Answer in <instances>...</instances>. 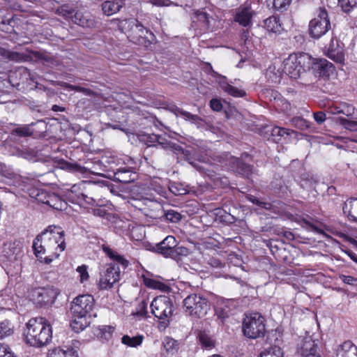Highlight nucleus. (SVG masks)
<instances>
[{"label":"nucleus","instance_id":"obj_1","mask_svg":"<svg viewBox=\"0 0 357 357\" xmlns=\"http://www.w3.org/2000/svg\"><path fill=\"white\" fill-rule=\"evenodd\" d=\"M66 248L64 231L61 227L50 225L40 234L33 243V249L36 257L43 261V255L52 253L57 258Z\"/></svg>","mask_w":357,"mask_h":357},{"label":"nucleus","instance_id":"obj_2","mask_svg":"<svg viewBox=\"0 0 357 357\" xmlns=\"http://www.w3.org/2000/svg\"><path fill=\"white\" fill-rule=\"evenodd\" d=\"M24 335L30 346L42 347L52 340V328L43 317L32 318L26 324Z\"/></svg>","mask_w":357,"mask_h":357},{"label":"nucleus","instance_id":"obj_3","mask_svg":"<svg viewBox=\"0 0 357 357\" xmlns=\"http://www.w3.org/2000/svg\"><path fill=\"white\" fill-rule=\"evenodd\" d=\"M119 27L135 44L148 47L156 40L155 35L135 19L121 20Z\"/></svg>","mask_w":357,"mask_h":357},{"label":"nucleus","instance_id":"obj_4","mask_svg":"<svg viewBox=\"0 0 357 357\" xmlns=\"http://www.w3.org/2000/svg\"><path fill=\"white\" fill-rule=\"evenodd\" d=\"M312 58L307 53L291 54L283 61V72L292 79L299 78L311 69Z\"/></svg>","mask_w":357,"mask_h":357},{"label":"nucleus","instance_id":"obj_5","mask_svg":"<svg viewBox=\"0 0 357 357\" xmlns=\"http://www.w3.org/2000/svg\"><path fill=\"white\" fill-rule=\"evenodd\" d=\"M183 307L188 315L201 318L207 314L210 309V303L204 296L192 294L183 301Z\"/></svg>","mask_w":357,"mask_h":357},{"label":"nucleus","instance_id":"obj_6","mask_svg":"<svg viewBox=\"0 0 357 357\" xmlns=\"http://www.w3.org/2000/svg\"><path fill=\"white\" fill-rule=\"evenodd\" d=\"M244 335L250 339L263 337L266 333L265 319L258 312L246 315L243 322Z\"/></svg>","mask_w":357,"mask_h":357},{"label":"nucleus","instance_id":"obj_7","mask_svg":"<svg viewBox=\"0 0 357 357\" xmlns=\"http://www.w3.org/2000/svg\"><path fill=\"white\" fill-rule=\"evenodd\" d=\"M152 314L163 322L168 321L173 313V303L170 298L166 296L155 297L151 303Z\"/></svg>","mask_w":357,"mask_h":357},{"label":"nucleus","instance_id":"obj_8","mask_svg":"<svg viewBox=\"0 0 357 357\" xmlns=\"http://www.w3.org/2000/svg\"><path fill=\"white\" fill-rule=\"evenodd\" d=\"M94 299L91 295L84 294L77 296L71 303L70 312L73 317L82 319L89 314L93 307Z\"/></svg>","mask_w":357,"mask_h":357},{"label":"nucleus","instance_id":"obj_9","mask_svg":"<svg viewBox=\"0 0 357 357\" xmlns=\"http://www.w3.org/2000/svg\"><path fill=\"white\" fill-rule=\"evenodd\" d=\"M331 28V23L328 13L324 8H320L317 17L312 19L309 24L310 35L316 39H319L324 35Z\"/></svg>","mask_w":357,"mask_h":357},{"label":"nucleus","instance_id":"obj_10","mask_svg":"<svg viewBox=\"0 0 357 357\" xmlns=\"http://www.w3.org/2000/svg\"><path fill=\"white\" fill-rule=\"evenodd\" d=\"M99 289H111L120 280V268L114 263L106 264L100 272Z\"/></svg>","mask_w":357,"mask_h":357},{"label":"nucleus","instance_id":"obj_11","mask_svg":"<svg viewBox=\"0 0 357 357\" xmlns=\"http://www.w3.org/2000/svg\"><path fill=\"white\" fill-rule=\"evenodd\" d=\"M59 292L53 287H40L34 291L35 300L41 307L52 305L56 298Z\"/></svg>","mask_w":357,"mask_h":357},{"label":"nucleus","instance_id":"obj_12","mask_svg":"<svg viewBox=\"0 0 357 357\" xmlns=\"http://www.w3.org/2000/svg\"><path fill=\"white\" fill-rule=\"evenodd\" d=\"M156 144L157 146H160L163 149H171L177 153L183 155L185 160H186L190 165L195 168L200 169L199 167H198L194 162L191 161L189 151L185 150L181 146L168 141L165 136L157 135Z\"/></svg>","mask_w":357,"mask_h":357},{"label":"nucleus","instance_id":"obj_13","mask_svg":"<svg viewBox=\"0 0 357 357\" xmlns=\"http://www.w3.org/2000/svg\"><path fill=\"white\" fill-rule=\"evenodd\" d=\"M112 178L114 181L129 183L137 179V174L132 167L124 166L114 169Z\"/></svg>","mask_w":357,"mask_h":357},{"label":"nucleus","instance_id":"obj_14","mask_svg":"<svg viewBox=\"0 0 357 357\" xmlns=\"http://www.w3.org/2000/svg\"><path fill=\"white\" fill-rule=\"evenodd\" d=\"M326 55L336 63H342L344 61L342 43L336 38H332L327 47Z\"/></svg>","mask_w":357,"mask_h":357},{"label":"nucleus","instance_id":"obj_15","mask_svg":"<svg viewBox=\"0 0 357 357\" xmlns=\"http://www.w3.org/2000/svg\"><path fill=\"white\" fill-rule=\"evenodd\" d=\"M311 68L319 77H328L335 71V67L333 63L326 59H314L312 58Z\"/></svg>","mask_w":357,"mask_h":357},{"label":"nucleus","instance_id":"obj_16","mask_svg":"<svg viewBox=\"0 0 357 357\" xmlns=\"http://www.w3.org/2000/svg\"><path fill=\"white\" fill-rule=\"evenodd\" d=\"M4 255L10 261H17L23 255V246L20 241H13L4 244Z\"/></svg>","mask_w":357,"mask_h":357},{"label":"nucleus","instance_id":"obj_17","mask_svg":"<svg viewBox=\"0 0 357 357\" xmlns=\"http://www.w3.org/2000/svg\"><path fill=\"white\" fill-rule=\"evenodd\" d=\"M46 357H79L77 349L71 346H59L48 350Z\"/></svg>","mask_w":357,"mask_h":357},{"label":"nucleus","instance_id":"obj_18","mask_svg":"<svg viewBox=\"0 0 357 357\" xmlns=\"http://www.w3.org/2000/svg\"><path fill=\"white\" fill-rule=\"evenodd\" d=\"M255 12L250 6H241L236 10L235 21L243 26H248L251 24L252 17Z\"/></svg>","mask_w":357,"mask_h":357},{"label":"nucleus","instance_id":"obj_19","mask_svg":"<svg viewBox=\"0 0 357 357\" xmlns=\"http://www.w3.org/2000/svg\"><path fill=\"white\" fill-rule=\"evenodd\" d=\"M177 241L173 236H167L160 243L156 244V251L165 257H170Z\"/></svg>","mask_w":357,"mask_h":357},{"label":"nucleus","instance_id":"obj_20","mask_svg":"<svg viewBox=\"0 0 357 357\" xmlns=\"http://www.w3.org/2000/svg\"><path fill=\"white\" fill-rule=\"evenodd\" d=\"M317 343L311 338H306L303 340L300 349V354L302 357H321L317 352Z\"/></svg>","mask_w":357,"mask_h":357},{"label":"nucleus","instance_id":"obj_21","mask_svg":"<svg viewBox=\"0 0 357 357\" xmlns=\"http://www.w3.org/2000/svg\"><path fill=\"white\" fill-rule=\"evenodd\" d=\"M124 5L123 0H107L102 3L101 8L104 15L110 16L119 12Z\"/></svg>","mask_w":357,"mask_h":357},{"label":"nucleus","instance_id":"obj_22","mask_svg":"<svg viewBox=\"0 0 357 357\" xmlns=\"http://www.w3.org/2000/svg\"><path fill=\"white\" fill-rule=\"evenodd\" d=\"M218 76L220 78L219 81L220 88L229 95L236 98L244 97L246 95L244 90L238 89L228 83L225 77L220 75H218Z\"/></svg>","mask_w":357,"mask_h":357},{"label":"nucleus","instance_id":"obj_23","mask_svg":"<svg viewBox=\"0 0 357 357\" xmlns=\"http://www.w3.org/2000/svg\"><path fill=\"white\" fill-rule=\"evenodd\" d=\"M230 162L235 171L245 177L249 178L253 172V167L251 165L245 163L238 158L231 157Z\"/></svg>","mask_w":357,"mask_h":357},{"label":"nucleus","instance_id":"obj_24","mask_svg":"<svg viewBox=\"0 0 357 357\" xmlns=\"http://www.w3.org/2000/svg\"><path fill=\"white\" fill-rule=\"evenodd\" d=\"M31 124L26 125H18L16 128L13 129L9 135V139L12 141H15L16 137H30L33 134V130L31 128Z\"/></svg>","mask_w":357,"mask_h":357},{"label":"nucleus","instance_id":"obj_25","mask_svg":"<svg viewBox=\"0 0 357 357\" xmlns=\"http://www.w3.org/2000/svg\"><path fill=\"white\" fill-rule=\"evenodd\" d=\"M336 357H357V347L350 341L344 342L337 349Z\"/></svg>","mask_w":357,"mask_h":357},{"label":"nucleus","instance_id":"obj_26","mask_svg":"<svg viewBox=\"0 0 357 357\" xmlns=\"http://www.w3.org/2000/svg\"><path fill=\"white\" fill-rule=\"evenodd\" d=\"M342 211L350 221L357 222V198L347 200L343 204Z\"/></svg>","mask_w":357,"mask_h":357},{"label":"nucleus","instance_id":"obj_27","mask_svg":"<svg viewBox=\"0 0 357 357\" xmlns=\"http://www.w3.org/2000/svg\"><path fill=\"white\" fill-rule=\"evenodd\" d=\"M210 18L211 17L206 12L198 10L194 13L192 22L199 24L198 26L207 30L210 27Z\"/></svg>","mask_w":357,"mask_h":357},{"label":"nucleus","instance_id":"obj_28","mask_svg":"<svg viewBox=\"0 0 357 357\" xmlns=\"http://www.w3.org/2000/svg\"><path fill=\"white\" fill-rule=\"evenodd\" d=\"M264 27L268 32L280 33L282 30L279 17L275 15L271 16L266 19L264 21Z\"/></svg>","mask_w":357,"mask_h":357},{"label":"nucleus","instance_id":"obj_29","mask_svg":"<svg viewBox=\"0 0 357 357\" xmlns=\"http://www.w3.org/2000/svg\"><path fill=\"white\" fill-rule=\"evenodd\" d=\"M45 200V204L57 211H63L66 208L67 203L63 200L59 195L52 193Z\"/></svg>","mask_w":357,"mask_h":357},{"label":"nucleus","instance_id":"obj_30","mask_svg":"<svg viewBox=\"0 0 357 357\" xmlns=\"http://www.w3.org/2000/svg\"><path fill=\"white\" fill-rule=\"evenodd\" d=\"M143 281L146 287L153 289H158L162 292H169L171 288L169 285L155 279L149 278L143 275Z\"/></svg>","mask_w":357,"mask_h":357},{"label":"nucleus","instance_id":"obj_31","mask_svg":"<svg viewBox=\"0 0 357 357\" xmlns=\"http://www.w3.org/2000/svg\"><path fill=\"white\" fill-rule=\"evenodd\" d=\"M291 132L293 133L294 131L291 130L290 132L288 129L276 126L272 128L269 139L275 143H279L282 138L285 139Z\"/></svg>","mask_w":357,"mask_h":357},{"label":"nucleus","instance_id":"obj_32","mask_svg":"<svg viewBox=\"0 0 357 357\" xmlns=\"http://www.w3.org/2000/svg\"><path fill=\"white\" fill-rule=\"evenodd\" d=\"M214 215L215 216V219L220 222L233 224L236 221V218L234 215L227 213V211L223 208H215L214 210Z\"/></svg>","mask_w":357,"mask_h":357},{"label":"nucleus","instance_id":"obj_33","mask_svg":"<svg viewBox=\"0 0 357 357\" xmlns=\"http://www.w3.org/2000/svg\"><path fill=\"white\" fill-rule=\"evenodd\" d=\"M215 314L218 318L224 322L226 319L229 318L231 314V310L229 306L226 303L218 305L215 309Z\"/></svg>","mask_w":357,"mask_h":357},{"label":"nucleus","instance_id":"obj_34","mask_svg":"<svg viewBox=\"0 0 357 357\" xmlns=\"http://www.w3.org/2000/svg\"><path fill=\"white\" fill-rule=\"evenodd\" d=\"M168 188L176 196L183 195L188 192L187 186L180 182H169Z\"/></svg>","mask_w":357,"mask_h":357},{"label":"nucleus","instance_id":"obj_35","mask_svg":"<svg viewBox=\"0 0 357 357\" xmlns=\"http://www.w3.org/2000/svg\"><path fill=\"white\" fill-rule=\"evenodd\" d=\"M104 251L110 259L117 264H121L123 268H126L128 266L129 262L128 260L124 259L121 255L112 250L110 248H105Z\"/></svg>","mask_w":357,"mask_h":357},{"label":"nucleus","instance_id":"obj_36","mask_svg":"<svg viewBox=\"0 0 357 357\" xmlns=\"http://www.w3.org/2000/svg\"><path fill=\"white\" fill-rule=\"evenodd\" d=\"M143 339L142 335L130 337L128 335H125L121 337V342L128 347H137L142 343Z\"/></svg>","mask_w":357,"mask_h":357},{"label":"nucleus","instance_id":"obj_37","mask_svg":"<svg viewBox=\"0 0 357 357\" xmlns=\"http://www.w3.org/2000/svg\"><path fill=\"white\" fill-rule=\"evenodd\" d=\"M199 340L202 347L211 349L215 346V341L206 331H200L198 335Z\"/></svg>","mask_w":357,"mask_h":357},{"label":"nucleus","instance_id":"obj_38","mask_svg":"<svg viewBox=\"0 0 357 357\" xmlns=\"http://www.w3.org/2000/svg\"><path fill=\"white\" fill-rule=\"evenodd\" d=\"M13 333V326L9 320L0 321V340L10 336Z\"/></svg>","mask_w":357,"mask_h":357},{"label":"nucleus","instance_id":"obj_39","mask_svg":"<svg viewBox=\"0 0 357 357\" xmlns=\"http://www.w3.org/2000/svg\"><path fill=\"white\" fill-rule=\"evenodd\" d=\"M342 114L351 119H357V109L353 105L345 102L342 103Z\"/></svg>","mask_w":357,"mask_h":357},{"label":"nucleus","instance_id":"obj_40","mask_svg":"<svg viewBox=\"0 0 357 357\" xmlns=\"http://www.w3.org/2000/svg\"><path fill=\"white\" fill-rule=\"evenodd\" d=\"M189 250L183 246H177L174 248L173 252L170 258L179 261L181 257H186L189 255Z\"/></svg>","mask_w":357,"mask_h":357},{"label":"nucleus","instance_id":"obj_41","mask_svg":"<svg viewBox=\"0 0 357 357\" xmlns=\"http://www.w3.org/2000/svg\"><path fill=\"white\" fill-rule=\"evenodd\" d=\"M163 213V216L165 218V219L171 222H178L181 219V215L172 209L167 210L165 211H162Z\"/></svg>","mask_w":357,"mask_h":357},{"label":"nucleus","instance_id":"obj_42","mask_svg":"<svg viewBox=\"0 0 357 357\" xmlns=\"http://www.w3.org/2000/svg\"><path fill=\"white\" fill-rule=\"evenodd\" d=\"M317 180L309 174H303L301 176V186L304 189L313 188Z\"/></svg>","mask_w":357,"mask_h":357},{"label":"nucleus","instance_id":"obj_43","mask_svg":"<svg viewBox=\"0 0 357 357\" xmlns=\"http://www.w3.org/2000/svg\"><path fill=\"white\" fill-rule=\"evenodd\" d=\"M338 121L346 129L349 130H357V119H347L344 117H340L338 118Z\"/></svg>","mask_w":357,"mask_h":357},{"label":"nucleus","instance_id":"obj_44","mask_svg":"<svg viewBox=\"0 0 357 357\" xmlns=\"http://www.w3.org/2000/svg\"><path fill=\"white\" fill-rule=\"evenodd\" d=\"M259 357H282V351L278 347H271L261 352Z\"/></svg>","mask_w":357,"mask_h":357},{"label":"nucleus","instance_id":"obj_45","mask_svg":"<svg viewBox=\"0 0 357 357\" xmlns=\"http://www.w3.org/2000/svg\"><path fill=\"white\" fill-rule=\"evenodd\" d=\"M143 204L146 206H147L149 208H151L150 213H146V215H149L151 218H155L156 215H154L152 212L153 210H161V206L159 203L156 202H153L151 199H149L147 198L143 199L142 200Z\"/></svg>","mask_w":357,"mask_h":357},{"label":"nucleus","instance_id":"obj_46","mask_svg":"<svg viewBox=\"0 0 357 357\" xmlns=\"http://www.w3.org/2000/svg\"><path fill=\"white\" fill-rule=\"evenodd\" d=\"M275 10L282 13L290 5L291 0H271Z\"/></svg>","mask_w":357,"mask_h":357},{"label":"nucleus","instance_id":"obj_47","mask_svg":"<svg viewBox=\"0 0 357 357\" xmlns=\"http://www.w3.org/2000/svg\"><path fill=\"white\" fill-rule=\"evenodd\" d=\"M339 5L344 13H349L357 7V0H339Z\"/></svg>","mask_w":357,"mask_h":357},{"label":"nucleus","instance_id":"obj_48","mask_svg":"<svg viewBox=\"0 0 357 357\" xmlns=\"http://www.w3.org/2000/svg\"><path fill=\"white\" fill-rule=\"evenodd\" d=\"M73 319L70 326L73 330L76 333H79L80 331L84 330L86 326L87 323L84 318L78 319L77 318L73 317Z\"/></svg>","mask_w":357,"mask_h":357},{"label":"nucleus","instance_id":"obj_49","mask_svg":"<svg viewBox=\"0 0 357 357\" xmlns=\"http://www.w3.org/2000/svg\"><path fill=\"white\" fill-rule=\"evenodd\" d=\"M292 124L301 130H304L309 127L308 122L300 116L294 117L291 119Z\"/></svg>","mask_w":357,"mask_h":357},{"label":"nucleus","instance_id":"obj_50","mask_svg":"<svg viewBox=\"0 0 357 357\" xmlns=\"http://www.w3.org/2000/svg\"><path fill=\"white\" fill-rule=\"evenodd\" d=\"M184 119L186 121H190L192 123H195V124L197 125L198 126H202L204 122V120L202 118H200L199 116L192 114L191 113H190L188 112H186Z\"/></svg>","mask_w":357,"mask_h":357},{"label":"nucleus","instance_id":"obj_51","mask_svg":"<svg viewBox=\"0 0 357 357\" xmlns=\"http://www.w3.org/2000/svg\"><path fill=\"white\" fill-rule=\"evenodd\" d=\"M143 141L148 146L157 147V135L155 134H147L143 135Z\"/></svg>","mask_w":357,"mask_h":357},{"label":"nucleus","instance_id":"obj_52","mask_svg":"<svg viewBox=\"0 0 357 357\" xmlns=\"http://www.w3.org/2000/svg\"><path fill=\"white\" fill-rule=\"evenodd\" d=\"M0 357H15V356L7 344H0Z\"/></svg>","mask_w":357,"mask_h":357},{"label":"nucleus","instance_id":"obj_53","mask_svg":"<svg viewBox=\"0 0 357 357\" xmlns=\"http://www.w3.org/2000/svg\"><path fill=\"white\" fill-rule=\"evenodd\" d=\"M77 271L79 274L81 282H84V281H86L89 279V275L87 272V266H86L82 265V266H78L77 268Z\"/></svg>","mask_w":357,"mask_h":357},{"label":"nucleus","instance_id":"obj_54","mask_svg":"<svg viewBox=\"0 0 357 357\" xmlns=\"http://www.w3.org/2000/svg\"><path fill=\"white\" fill-rule=\"evenodd\" d=\"M248 200L250 202H251L252 204L258 206H260L261 208H268L271 206V204L269 203H266V202H261L259 201L257 197H254V196H252V195H250L248 197Z\"/></svg>","mask_w":357,"mask_h":357},{"label":"nucleus","instance_id":"obj_55","mask_svg":"<svg viewBox=\"0 0 357 357\" xmlns=\"http://www.w3.org/2000/svg\"><path fill=\"white\" fill-rule=\"evenodd\" d=\"M146 303L145 301H142L138 305V309L135 312H132L134 316L144 317L146 314Z\"/></svg>","mask_w":357,"mask_h":357},{"label":"nucleus","instance_id":"obj_56","mask_svg":"<svg viewBox=\"0 0 357 357\" xmlns=\"http://www.w3.org/2000/svg\"><path fill=\"white\" fill-rule=\"evenodd\" d=\"M210 107L213 111L219 112L222 109V105L219 100L213 98L210 101Z\"/></svg>","mask_w":357,"mask_h":357},{"label":"nucleus","instance_id":"obj_57","mask_svg":"<svg viewBox=\"0 0 357 357\" xmlns=\"http://www.w3.org/2000/svg\"><path fill=\"white\" fill-rule=\"evenodd\" d=\"M51 194L52 193H49L46 191L38 192L36 195V199L39 202H41V203L45 204V201L48 199L47 197H49L50 195H51Z\"/></svg>","mask_w":357,"mask_h":357},{"label":"nucleus","instance_id":"obj_58","mask_svg":"<svg viewBox=\"0 0 357 357\" xmlns=\"http://www.w3.org/2000/svg\"><path fill=\"white\" fill-rule=\"evenodd\" d=\"M18 155L24 158L30 159L32 158L34 155V152L32 150H19Z\"/></svg>","mask_w":357,"mask_h":357},{"label":"nucleus","instance_id":"obj_59","mask_svg":"<svg viewBox=\"0 0 357 357\" xmlns=\"http://www.w3.org/2000/svg\"><path fill=\"white\" fill-rule=\"evenodd\" d=\"M340 278L344 284L350 285H354L355 282H357V279L350 275H342Z\"/></svg>","mask_w":357,"mask_h":357},{"label":"nucleus","instance_id":"obj_60","mask_svg":"<svg viewBox=\"0 0 357 357\" xmlns=\"http://www.w3.org/2000/svg\"><path fill=\"white\" fill-rule=\"evenodd\" d=\"M313 115L315 121L319 124H321L326 120V114L323 112H315Z\"/></svg>","mask_w":357,"mask_h":357},{"label":"nucleus","instance_id":"obj_61","mask_svg":"<svg viewBox=\"0 0 357 357\" xmlns=\"http://www.w3.org/2000/svg\"><path fill=\"white\" fill-rule=\"evenodd\" d=\"M93 213L94 215L101 218H107V216L109 214L107 210L102 208H94L93 210Z\"/></svg>","mask_w":357,"mask_h":357},{"label":"nucleus","instance_id":"obj_62","mask_svg":"<svg viewBox=\"0 0 357 357\" xmlns=\"http://www.w3.org/2000/svg\"><path fill=\"white\" fill-rule=\"evenodd\" d=\"M170 111L173 112L176 116H181L182 117H185L186 111L183 110L182 109L178 107L176 105H173L170 108Z\"/></svg>","mask_w":357,"mask_h":357},{"label":"nucleus","instance_id":"obj_63","mask_svg":"<svg viewBox=\"0 0 357 357\" xmlns=\"http://www.w3.org/2000/svg\"><path fill=\"white\" fill-rule=\"evenodd\" d=\"M65 168H66L67 169H69L70 171L80 172L82 167L75 163L66 162L65 165Z\"/></svg>","mask_w":357,"mask_h":357},{"label":"nucleus","instance_id":"obj_64","mask_svg":"<svg viewBox=\"0 0 357 357\" xmlns=\"http://www.w3.org/2000/svg\"><path fill=\"white\" fill-rule=\"evenodd\" d=\"M175 344V341L173 340L167 339L166 342L164 343V347L166 349L167 352L172 351L174 350V345Z\"/></svg>","mask_w":357,"mask_h":357}]
</instances>
